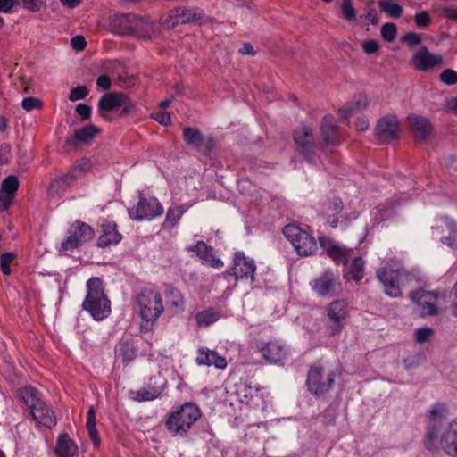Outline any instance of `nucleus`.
Here are the masks:
<instances>
[{
  "mask_svg": "<svg viewBox=\"0 0 457 457\" xmlns=\"http://www.w3.org/2000/svg\"><path fill=\"white\" fill-rule=\"evenodd\" d=\"M446 416L445 405L437 403L431 408L424 445L429 451L443 450L445 454L457 457V419L453 420L443 430L442 421Z\"/></svg>",
  "mask_w": 457,
  "mask_h": 457,
  "instance_id": "obj_1",
  "label": "nucleus"
},
{
  "mask_svg": "<svg viewBox=\"0 0 457 457\" xmlns=\"http://www.w3.org/2000/svg\"><path fill=\"white\" fill-rule=\"evenodd\" d=\"M87 291L83 310L88 312L96 320L105 319L111 312V303L104 292L103 281L99 278H89Z\"/></svg>",
  "mask_w": 457,
  "mask_h": 457,
  "instance_id": "obj_2",
  "label": "nucleus"
},
{
  "mask_svg": "<svg viewBox=\"0 0 457 457\" xmlns=\"http://www.w3.org/2000/svg\"><path fill=\"white\" fill-rule=\"evenodd\" d=\"M200 417V409L194 403H187L170 414L165 424L172 436H185Z\"/></svg>",
  "mask_w": 457,
  "mask_h": 457,
  "instance_id": "obj_3",
  "label": "nucleus"
},
{
  "mask_svg": "<svg viewBox=\"0 0 457 457\" xmlns=\"http://www.w3.org/2000/svg\"><path fill=\"white\" fill-rule=\"evenodd\" d=\"M377 277L385 287V293L392 297L401 295V287L410 280V273L403 269L400 262L394 267L385 265L377 270Z\"/></svg>",
  "mask_w": 457,
  "mask_h": 457,
  "instance_id": "obj_4",
  "label": "nucleus"
},
{
  "mask_svg": "<svg viewBox=\"0 0 457 457\" xmlns=\"http://www.w3.org/2000/svg\"><path fill=\"white\" fill-rule=\"evenodd\" d=\"M139 314L147 325H153L163 312L162 296L154 290H145L137 298Z\"/></svg>",
  "mask_w": 457,
  "mask_h": 457,
  "instance_id": "obj_5",
  "label": "nucleus"
},
{
  "mask_svg": "<svg viewBox=\"0 0 457 457\" xmlns=\"http://www.w3.org/2000/svg\"><path fill=\"white\" fill-rule=\"evenodd\" d=\"M283 234L301 256L311 255L317 250L314 237L295 224L287 225L283 228Z\"/></svg>",
  "mask_w": 457,
  "mask_h": 457,
  "instance_id": "obj_6",
  "label": "nucleus"
},
{
  "mask_svg": "<svg viewBox=\"0 0 457 457\" xmlns=\"http://www.w3.org/2000/svg\"><path fill=\"white\" fill-rule=\"evenodd\" d=\"M334 384V374L328 365H313L307 377L309 391L320 396L327 393Z\"/></svg>",
  "mask_w": 457,
  "mask_h": 457,
  "instance_id": "obj_7",
  "label": "nucleus"
},
{
  "mask_svg": "<svg viewBox=\"0 0 457 457\" xmlns=\"http://www.w3.org/2000/svg\"><path fill=\"white\" fill-rule=\"evenodd\" d=\"M120 108H121L120 116L127 115L134 109L130 99L123 93L104 94L98 102L99 113L104 119H107L109 112L117 111Z\"/></svg>",
  "mask_w": 457,
  "mask_h": 457,
  "instance_id": "obj_8",
  "label": "nucleus"
},
{
  "mask_svg": "<svg viewBox=\"0 0 457 457\" xmlns=\"http://www.w3.org/2000/svg\"><path fill=\"white\" fill-rule=\"evenodd\" d=\"M294 141L298 153L310 164L316 165L318 157L316 154V145L314 142L312 129L307 126L294 131Z\"/></svg>",
  "mask_w": 457,
  "mask_h": 457,
  "instance_id": "obj_9",
  "label": "nucleus"
},
{
  "mask_svg": "<svg viewBox=\"0 0 457 457\" xmlns=\"http://www.w3.org/2000/svg\"><path fill=\"white\" fill-rule=\"evenodd\" d=\"M204 11L198 7L178 6L170 10L168 16L162 20V25L166 29H173L178 24L193 23L204 16Z\"/></svg>",
  "mask_w": 457,
  "mask_h": 457,
  "instance_id": "obj_10",
  "label": "nucleus"
},
{
  "mask_svg": "<svg viewBox=\"0 0 457 457\" xmlns=\"http://www.w3.org/2000/svg\"><path fill=\"white\" fill-rule=\"evenodd\" d=\"M128 213L132 220H152L163 213V207L154 197L140 196L137 204L128 209Z\"/></svg>",
  "mask_w": 457,
  "mask_h": 457,
  "instance_id": "obj_11",
  "label": "nucleus"
},
{
  "mask_svg": "<svg viewBox=\"0 0 457 457\" xmlns=\"http://www.w3.org/2000/svg\"><path fill=\"white\" fill-rule=\"evenodd\" d=\"M411 298L415 303V310L420 316L425 317L438 313L440 297L436 291L420 289L412 293Z\"/></svg>",
  "mask_w": 457,
  "mask_h": 457,
  "instance_id": "obj_12",
  "label": "nucleus"
},
{
  "mask_svg": "<svg viewBox=\"0 0 457 457\" xmlns=\"http://www.w3.org/2000/svg\"><path fill=\"white\" fill-rule=\"evenodd\" d=\"M312 291L320 297H330L340 289L338 276L331 270H326L310 282Z\"/></svg>",
  "mask_w": 457,
  "mask_h": 457,
  "instance_id": "obj_13",
  "label": "nucleus"
},
{
  "mask_svg": "<svg viewBox=\"0 0 457 457\" xmlns=\"http://www.w3.org/2000/svg\"><path fill=\"white\" fill-rule=\"evenodd\" d=\"M19 397L29 407L33 418L44 426L54 424L53 418L44 417L38 413L42 410L43 401L38 398L37 391L31 386H26L19 390Z\"/></svg>",
  "mask_w": 457,
  "mask_h": 457,
  "instance_id": "obj_14",
  "label": "nucleus"
},
{
  "mask_svg": "<svg viewBox=\"0 0 457 457\" xmlns=\"http://www.w3.org/2000/svg\"><path fill=\"white\" fill-rule=\"evenodd\" d=\"M375 136L383 144L389 143L399 137V120L395 115H387L378 121Z\"/></svg>",
  "mask_w": 457,
  "mask_h": 457,
  "instance_id": "obj_15",
  "label": "nucleus"
},
{
  "mask_svg": "<svg viewBox=\"0 0 457 457\" xmlns=\"http://www.w3.org/2000/svg\"><path fill=\"white\" fill-rule=\"evenodd\" d=\"M184 141L204 154L209 153L214 146V141L212 137L204 135L199 129L187 127L183 129Z\"/></svg>",
  "mask_w": 457,
  "mask_h": 457,
  "instance_id": "obj_16",
  "label": "nucleus"
},
{
  "mask_svg": "<svg viewBox=\"0 0 457 457\" xmlns=\"http://www.w3.org/2000/svg\"><path fill=\"white\" fill-rule=\"evenodd\" d=\"M411 62L416 70L428 71L442 66L444 59L441 54H432L426 46H422L413 54Z\"/></svg>",
  "mask_w": 457,
  "mask_h": 457,
  "instance_id": "obj_17",
  "label": "nucleus"
},
{
  "mask_svg": "<svg viewBox=\"0 0 457 457\" xmlns=\"http://www.w3.org/2000/svg\"><path fill=\"white\" fill-rule=\"evenodd\" d=\"M256 266L253 259L245 257L243 252H237L234 257L232 275L236 279H250L254 281Z\"/></svg>",
  "mask_w": 457,
  "mask_h": 457,
  "instance_id": "obj_18",
  "label": "nucleus"
},
{
  "mask_svg": "<svg viewBox=\"0 0 457 457\" xmlns=\"http://www.w3.org/2000/svg\"><path fill=\"white\" fill-rule=\"evenodd\" d=\"M320 246L327 252V254L337 263L345 265L347 260L353 255V249L342 246L338 244H332L325 237H320Z\"/></svg>",
  "mask_w": 457,
  "mask_h": 457,
  "instance_id": "obj_19",
  "label": "nucleus"
},
{
  "mask_svg": "<svg viewBox=\"0 0 457 457\" xmlns=\"http://www.w3.org/2000/svg\"><path fill=\"white\" fill-rule=\"evenodd\" d=\"M327 316L330 321L336 324L330 334L335 335L341 328V322L345 320L348 315L347 303L344 300H336L330 303L327 309Z\"/></svg>",
  "mask_w": 457,
  "mask_h": 457,
  "instance_id": "obj_20",
  "label": "nucleus"
},
{
  "mask_svg": "<svg viewBox=\"0 0 457 457\" xmlns=\"http://www.w3.org/2000/svg\"><path fill=\"white\" fill-rule=\"evenodd\" d=\"M262 358L270 363H278L287 356V349L278 342L262 343L259 347Z\"/></svg>",
  "mask_w": 457,
  "mask_h": 457,
  "instance_id": "obj_21",
  "label": "nucleus"
},
{
  "mask_svg": "<svg viewBox=\"0 0 457 457\" xmlns=\"http://www.w3.org/2000/svg\"><path fill=\"white\" fill-rule=\"evenodd\" d=\"M408 123L417 140L424 141L429 137L432 125L427 118L411 114L408 117Z\"/></svg>",
  "mask_w": 457,
  "mask_h": 457,
  "instance_id": "obj_22",
  "label": "nucleus"
},
{
  "mask_svg": "<svg viewBox=\"0 0 457 457\" xmlns=\"http://www.w3.org/2000/svg\"><path fill=\"white\" fill-rule=\"evenodd\" d=\"M188 251L195 252L197 256L205 263L212 268L220 269L223 267V262L220 259L216 258L212 254V248L209 247L203 241L197 242L195 245L187 247Z\"/></svg>",
  "mask_w": 457,
  "mask_h": 457,
  "instance_id": "obj_23",
  "label": "nucleus"
},
{
  "mask_svg": "<svg viewBox=\"0 0 457 457\" xmlns=\"http://www.w3.org/2000/svg\"><path fill=\"white\" fill-rule=\"evenodd\" d=\"M131 27L130 36L140 38L151 37L156 29V25L154 21L138 17L136 14H134Z\"/></svg>",
  "mask_w": 457,
  "mask_h": 457,
  "instance_id": "obj_24",
  "label": "nucleus"
},
{
  "mask_svg": "<svg viewBox=\"0 0 457 457\" xmlns=\"http://www.w3.org/2000/svg\"><path fill=\"white\" fill-rule=\"evenodd\" d=\"M133 19V13L114 15L110 23L112 32L118 35L130 36Z\"/></svg>",
  "mask_w": 457,
  "mask_h": 457,
  "instance_id": "obj_25",
  "label": "nucleus"
},
{
  "mask_svg": "<svg viewBox=\"0 0 457 457\" xmlns=\"http://www.w3.org/2000/svg\"><path fill=\"white\" fill-rule=\"evenodd\" d=\"M196 361L200 365L214 366L218 369H225L227 367V361L224 357L219 355L215 351L208 348L199 349V353Z\"/></svg>",
  "mask_w": 457,
  "mask_h": 457,
  "instance_id": "obj_26",
  "label": "nucleus"
},
{
  "mask_svg": "<svg viewBox=\"0 0 457 457\" xmlns=\"http://www.w3.org/2000/svg\"><path fill=\"white\" fill-rule=\"evenodd\" d=\"M121 240V235L117 231L116 224L109 222L102 224V233L98 238V246L106 247L116 245Z\"/></svg>",
  "mask_w": 457,
  "mask_h": 457,
  "instance_id": "obj_27",
  "label": "nucleus"
},
{
  "mask_svg": "<svg viewBox=\"0 0 457 457\" xmlns=\"http://www.w3.org/2000/svg\"><path fill=\"white\" fill-rule=\"evenodd\" d=\"M320 131L323 141L328 145H335L336 138V120L332 115H325L320 125Z\"/></svg>",
  "mask_w": 457,
  "mask_h": 457,
  "instance_id": "obj_28",
  "label": "nucleus"
},
{
  "mask_svg": "<svg viewBox=\"0 0 457 457\" xmlns=\"http://www.w3.org/2000/svg\"><path fill=\"white\" fill-rule=\"evenodd\" d=\"M55 453L58 457H73L77 453V446L68 434L59 436Z\"/></svg>",
  "mask_w": 457,
  "mask_h": 457,
  "instance_id": "obj_29",
  "label": "nucleus"
},
{
  "mask_svg": "<svg viewBox=\"0 0 457 457\" xmlns=\"http://www.w3.org/2000/svg\"><path fill=\"white\" fill-rule=\"evenodd\" d=\"M368 106V99L366 96H360L356 97L353 102L347 103L341 109L338 113L340 119L343 120H348V119L356 112L365 109Z\"/></svg>",
  "mask_w": 457,
  "mask_h": 457,
  "instance_id": "obj_30",
  "label": "nucleus"
},
{
  "mask_svg": "<svg viewBox=\"0 0 457 457\" xmlns=\"http://www.w3.org/2000/svg\"><path fill=\"white\" fill-rule=\"evenodd\" d=\"M444 225L448 233L447 236L442 237L440 241L443 245L457 250V222L452 218L445 217L443 219Z\"/></svg>",
  "mask_w": 457,
  "mask_h": 457,
  "instance_id": "obj_31",
  "label": "nucleus"
},
{
  "mask_svg": "<svg viewBox=\"0 0 457 457\" xmlns=\"http://www.w3.org/2000/svg\"><path fill=\"white\" fill-rule=\"evenodd\" d=\"M364 274V261L361 257H354L350 262L344 278L347 280L360 281Z\"/></svg>",
  "mask_w": 457,
  "mask_h": 457,
  "instance_id": "obj_32",
  "label": "nucleus"
},
{
  "mask_svg": "<svg viewBox=\"0 0 457 457\" xmlns=\"http://www.w3.org/2000/svg\"><path fill=\"white\" fill-rule=\"evenodd\" d=\"M91 167L90 162L88 159H82L79 162L77 163L74 170L69 173H67L64 177L56 179L53 182L52 187H54L55 185L61 187L64 185H68L71 181H73L76 179V172H86L89 170Z\"/></svg>",
  "mask_w": 457,
  "mask_h": 457,
  "instance_id": "obj_33",
  "label": "nucleus"
},
{
  "mask_svg": "<svg viewBox=\"0 0 457 457\" xmlns=\"http://www.w3.org/2000/svg\"><path fill=\"white\" fill-rule=\"evenodd\" d=\"M71 236L79 243L81 245L93 239L94 231L92 228L83 222H76L73 225V231Z\"/></svg>",
  "mask_w": 457,
  "mask_h": 457,
  "instance_id": "obj_34",
  "label": "nucleus"
},
{
  "mask_svg": "<svg viewBox=\"0 0 457 457\" xmlns=\"http://www.w3.org/2000/svg\"><path fill=\"white\" fill-rule=\"evenodd\" d=\"M220 312L209 308L195 314V320L199 327H208L220 319Z\"/></svg>",
  "mask_w": 457,
  "mask_h": 457,
  "instance_id": "obj_35",
  "label": "nucleus"
},
{
  "mask_svg": "<svg viewBox=\"0 0 457 457\" xmlns=\"http://www.w3.org/2000/svg\"><path fill=\"white\" fill-rule=\"evenodd\" d=\"M96 413L93 406H90L87 411V428L91 440L93 441L95 445H98L100 444V438L98 436V432L96 428Z\"/></svg>",
  "mask_w": 457,
  "mask_h": 457,
  "instance_id": "obj_36",
  "label": "nucleus"
},
{
  "mask_svg": "<svg viewBox=\"0 0 457 457\" xmlns=\"http://www.w3.org/2000/svg\"><path fill=\"white\" fill-rule=\"evenodd\" d=\"M99 131L95 125H87L75 131V138L79 142L88 143Z\"/></svg>",
  "mask_w": 457,
  "mask_h": 457,
  "instance_id": "obj_37",
  "label": "nucleus"
},
{
  "mask_svg": "<svg viewBox=\"0 0 457 457\" xmlns=\"http://www.w3.org/2000/svg\"><path fill=\"white\" fill-rule=\"evenodd\" d=\"M118 351L122 357V361L126 362L131 361L137 354L133 342L129 340L120 341L118 345Z\"/></svg>",
  "mask_w": 457,
  "mask_h": 457,
  "instance_id": "obj_38",
  "label": "nucleus"
},
{
  "mask_svg": "<svg viewBox=\"0 0 457 457\" xmlns=\"http://www.w3.org/2000/svg\"><path fill=\"white\" fill-rule=\"evenodd\" d=\"M378 6L381 12L386 13L389 17L394 19L400 18L403 13V7L395 3L379 1Z\"/></svg>",
  "mask_w": 457,
  "mask_h": 457,
  "instance_id": "obj_39",
  "label": "nucleus"
},
{
  "mask_svg": "<svg viewBox=\"0 0 457 457\" xmlns=\"http://www.w3.org/2000/svg\"><path fill=\"white\" fill-rule=\"evenodd\" d=\"M159 395L160 391L157 389L142 388L140 390L130 392L131 398L138 402L154 400L159 396Z\"/></svg>",
  "mask_w": 457,
  "mask_h": 457,
  "instance_id": "obj_40",
  "label": "nucleus"
},
{
  "mask_svg": "<svg viewBox=\"0 0 457 457\" xmlns=\"http://www.w3.org/2000/svg\"><path fill=\"white\" fill-rule=\"evenodd\" d=\"M186 208L184 205H176L173 207H170L167 211L166 220L165 221L169 223L171 227H174L179 220L181 218L183 213L186 212Z\"/></svg>",
  "mask_w": 457,
  "mask_h": 457,
  "instance_id": "obj_41",
  "label": "nucleus"
},
{
  "mask_svg": "<svg viewBox=\"0 0 457 457\" xmlns=\"http://www.w3.org/2000/svg\"><path fill=\"white\" fill-rule=\"evenodd\" d=\"M381 36L387 41L392 42L395 39L397 35V28L394 23H385L381 28Z\"/></svg>",
  "mask_w": 457,
  "mask_h": 457,
  "instance_id": "obj_42",
  "label": "nucleus"
},
{
  "mask_svg": "<svg viewBox=\"0 0 457 457\" xmlns=\"http://www.w3.org/2000/svg\"><path fill=\"white\" fill-rule=\"evenodd\" d=\"M19 187V180L15 176H9L2 182V190L4 193L14 194Z\"/></svg>",
  "mask_w": 457,
  "mask_h": 457,
  "instance_id": "obj_43",
  "label": "nucleus"
},
{
  "mask_svg": "<svg viewBox=\"0 0 457 457\" xmlns=\"http://www.w3.org/2000/svg\"><path fill=\"white\" fill-rule=\"evenodd\" d=\"M341 10L345 20L351 21L356 18V12L351 0H343L341 3Z\"/></svg>",
  "mask_w": 457,
  "mask_h": 457,
  "instance_id": "obj_44",
  "label": "nucleus"
},
{
  "mask_svg": "<svg viewBox=\"0 0 457 457\" xmlns=\"http://www.w3.org/2000/svg\"><path fill=\"white\" fill-rule=\"evenodd\" d=\"M434 335V331L430 328H420L415 331V341L419 344L428 342Z\"/></svg>",
  "mask_w": 457,
  "mask_h": 457,
  "instance_id": "obj_45",
  "label": "nucleus"
},
{
  "mask_svg": "<svg viewBox=\"0 0 457 457\" xmlns=\"http://www.w3.org/2000/svg\"><path fill=\"white\" fill-rule=\"evenodd\" d=\"M15 254L12 253H4L0 257V268L4 274H11V263L14 260Z\"/></svg>",
  "mask_w": 457,
  "mask_h": 457,
  "instance_id": "obj_46",
  "label": "nucleus"
},
{
  "mask_svg": "<svg viewBox=\"0 0 457 457\" xmlns=\"http://www.w3.org/2000/svg\"><path fill=\"white\" fill-rule=\"evenodd\" d=\"M21 106L25 111L30 112L35 109H40L42 107V102L37 97L28 96L22 99Z\"/></svg>",
  "mask_w": 457,
  "mask_h": 457,
  "instance_id": "obj_47",
  "label": "nucleus"
},
{
  "mask_svg": "<svg viewBox=\"0 0 457 457\" xmlns=\"http://www.w3.org/2000/svg\"><path fill=\"white\" fill-rule=\"evenodd\" d=\"M441 81L448 86H453L457 84V71L452 69L445 70L440 75Z\"/></svg>",
  "mask_w": 457,
  "mask_h": 457,
  "instance_id": "obj_48",
  "label": "nucleus"
},
{
  "mask_svg": "<svg viewBox=\"0 0 457 457\" xmlns=\"http://www.w3.org/2000/svg\"><path fill=\"white\" fill-rule=\"evenodd\" d=\"M88 94V90L84 86H78L71 88L69 95V99L72 102L84 99Z\"/></svg>",
  "mask_w": 457,
  "mask_h": 457,
  "instance_id": "obj_49",
  "label": "nucleus"
},
{
  "mask_svg": "<svg viewBox=\"0 0 457 457\" xmlns=\"http://www.w3.org/2000/svg\"><path fill=\"white\" fill-rule=\"evenodd\" d=\"M43 4L42 0H21V5L29 12H37Z\"/></svg>",
  "mask_w": 457,
  "mask_h": 457,
  "instance_id": "obj_50",
  "label": "nucleus"
},
{
  "mask_svg": "<svg viewBox=\"0 0 457 457\" xmlns=\"http://www.w3.org/2000/svg\"><path fill=\"white\" fill-rule=\"evenodd\" d=\"M415 22L420 28H426L431 23L430 16L427 12H420L414 16Z\"/></svg>",
  "mask_w": 457,
  "mask_h": 457,
  "instance_id": "obj_51",
  "label": "nucleus"
},
{
  "mask_svg": "<svg viewBox=\"0 0 457 457\" xmlns=\"http://www.w3.org/2000/svg\"><path fill=\"white\" fill-rule=\"evenodd\" d=\"M402 41L410 46H415L421 42V37L415 32H408L403 37Z\"/></svg>",
  "mask_w": 457,
  "mask_h": 457,
  "instance_id": "obj_52",
  "label": "nucleus"
},
{
  "mask_svg": "<svg viewBox=\"0 0 457 457\" xmlns=\"http://www.w3.org/2000/svg\"><path fill=\"white\" fill-rule=\"evenodd\" d=\"M79 245V243L71 235L65 241L62 243L60 250L62 252H68L78 248Z\"/></svg>",
  "mask_w": 457,
  "mask_h": 457,
  "instance_id": "obj_53",
  "label": "nucleus"
},
{
  "mask_svg": "<svg viewBox=\"0 0 457 457\" xmlns=\"http://www.w3.org/2000/svg\"><path fill=\"white\" fill-rule=\"evenodd\" d=\"M151 117L162 125H168L171 122L170 115L166 112L159 111L155 113H153Z\"/></svg>",
  "mask_w": 457,
  "mask_h": 457,
  "instance_id": "obj_54",
  "label": "nucleus"
},
{
  "mask_svg": "<svg viewBox=\"0 0 457 457\" xmlns=\"http://www.w3.org/2000/svg\"><path fill=\"white\" fill-rule=\"evenodd\" d=\"M170 295L172 296V299L170 302V304L178 310H183L184 302L183 298L180 295L179 292L178 291H171Z\"/></svg>",
  "mask_w": 457,
  "mask_h": 457,
  "instance_id": "obj_55",
  "label": "nucleus"
},
{
  "mask_svg": "<svg viewBox=\"0 0 457 457\" xmlns=\"http://www.w3.org/2000/svg\"><path fill=\"white\" fill-rule=\"evenodd\" d=\"M362 49L367 54H374L378 49V43L374 39H370L362 43Z\"/></svg>",
  "mask_w": 457,
  "mask_h": 457,
  "instance_id": "obj_56",
  "label": "nucleus"
},
{
  "mask_svg": "<svg viewBox=\"0 0 457 457\" xmlns=\"http://www.w3.org/2000/svg\"><path fill=\"white\" fill-rule=\"evenodd\" d=\"M71 45L73 49L82 51L86 47V40L82 36H75L71 40Z\"/></svg>",
  "mask_w": 457,
  "mask_h": 457,
  "instance_id": "obj_57",
  "label": "nucleus"
},
{
  "mask_svg": "<svg viewBox=\"0 0 457 457\" xmlns=\"http://www.w3.org/2000/svg\"><path fill=\"white\" fill-rule=\"evenodd\" d=\"M76 112L83 118L88 119L91 115V107L85 104H79L76 106Z\"/></svg>",
  "mask_w": 457,
  "mask_h": 457,
  "instance_id": "obj_58",
  "label": "nucleus"
},
{
  "mask_svg": "<svg viewBox=\"0 0 457 457\" xmlns=\"http://www.w3.org/2000/svg\"><path fill=\"white\" fill-rule=\"evenodd\" d=\"M16 4V0H0V12L10 13Z\"/></svg>",
  "mask_w": 457,
  "mask_h": 457,
  "instance_id": "obj_59",
  "label": "nucleus"
},
{
  "mask_svg": "<svg viewBox=\"0 0 457 457\" xmlns=\"http://www.w3.org/2000/svg\"><path fill=\"white\" fill-rule=\"evenodd\" d=\"M392 214L393 212L391 210H387L384 207L378 208L375 219L378 220V222H380L388 219Z\"/></svg>",
  "mask_w": 457,
  "mask_h": 457,
  "instance_id": "obj_60",
  "label": "nucleus"
},
{
  "mask_svg": "<svg viewBox=\"0 0 457 457\" xmlns=\"http://www.w3.org/2000/svg\"><path fill=\"white\" fill-rule=\"evenodd\" d=\"M12 194H9V193H4L3 191H1L0 193V204L3 205L4 209H7L12 201Z\"/></svg>",
  "mask_w": 457,
  "mask_h": 457,
  "instance_id": "obj_61",
  "label": "nucleus"
},
{
  "mask_svg": "<svg viewBox=\"0 0 457 457\" xmlns=\"http://www.w3.org/2000/svg\"><path fill=\"white\" fill-rule=\"evenodd\" d=\"M96 85L98 87H101L102 89H109L111 87V79L106 75H102L97 79Z\"/></svg>",
  "mask_w": 457,
  "mask_h": 457,
  "instance_id": "obj_62",
  "label": "nucleus"
},
{
  "mask_svg": "<svg viewBox=\"0 0 457 457\" xmlns=\"http://www.w3.org/2000/svg\"><path fill=\"white\" fill-rule=\"evenodd\" d=\"M355 128L358 131H365L369 128V120L365 116L359 117L355 122Z\"/></svg>",
  "mask_w": 457,
  "mask_h": 457,
  "instance_id": "obj_63",
  "label": "nucleus"
},
{
  "mask_svg": "<svg viewBox=\"0 0 457 457\" xmlns=\"http://www.w3.org/2000/svg\"><path fill=\"white\" fill-rule=\"evenodd\" d=\"M445 107L446 111L457 113V97L447 99Z\"/></svg>",
  "mask_w": 457,
  "mask_h": 457,
  "instance_id": "obj_64",
  "label": "nucleus"
}]
</instances>
